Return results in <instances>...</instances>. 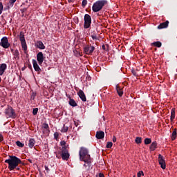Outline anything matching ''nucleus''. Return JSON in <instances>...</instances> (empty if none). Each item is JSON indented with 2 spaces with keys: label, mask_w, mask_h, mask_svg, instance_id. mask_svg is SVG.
<instances>
[{
  "label": "nucleus",
  "mask_w": 177,
  "mask_h": 177,
  "mask_svg": "<svg viewBox=\"0 0 177 177\" xmlns=\"http://www.w3.org/2000/svg\"><path fill=\"white\" fill-rule=\"evenodd\" d=\"M99 177H104V174H103V173H100Z\"/></svg>",
  "instance_id": "48"
},
{
  "label": "nucleus",
  "mask_w": 177,
  "mask_h": 177,
  "mask_svg": "<svg viewBox=\"0 0 177 177\" xmlns=\"http://www.w3.org/2000/svg\"><path fill=\"white\" fill-rule=\"evenodd\" d=\"M91 37L93 39H97V36H96V35H92Z\"/></svg>",
  "instance_id": "43"
},
{
  "label": "nucleus",
  "mask_w": 177,
  "mask_h": 177,
  "mask_svg": "<svg viewBox=\"0 0 177 177\" xmlns=\"http://www.w3.org/2000/svg\"><path fill=\"white\" fill-rule=\"evenodd\" d=\"M10 51L12 52V53H15V50L12 48H10Z\"/></svg>",
  "instance_id": "50"
},
{
  "label": "nucleus",
  "mask_w": 177,
  "mask_h": 177,
  "mask_svg": "<svg viewBox=\"0 0 177 177\" xmlns=\"http://www.w3.org/2000/svg\"><path fill=\"white\" fill-rule=\"evenodd\" d=\"M45 59H46V57L44 56V53L42 52H39L37 54V60L39 66L42 65V64L44 63V60H45Z\"/></svg>",
  "instance_id": "9"
},
{
  "label": "nucleus",
  "mask_w": 177,
  "mask_h": 177,
  "mask_svg": "<svg viewBox=\"0 0 177 177\" xmlns=\"http://www.w3.org/2000/svg\"><path fill=\"white\" fill-rule=\"evenodd\" d=\"M68 131V127L66 126V124H64V127L61 129V132L64 133L67 132Z\"/></svg>",
  "instance_id": "27"
},
{
  "label": "nucleus",
  "mask_w": 177,
  "mask_h": 177,
  "mask_svg": "<svg viewBox=\"0 0 177 177\" xmlns=\"http://www.w3.org/2000/svg\"><path fill=\"white\" fill-rule=\"evenodd\" d=\"M115 89H116L118 96H120V97H121L122 96V95H124V91H122V88H121V87H120V85H118V84H117L115 86Z\"/></svg>",
  "instance_id": "15"
},
{
  "label": "nucleus",
  "mask_w": 177,
  "mask_h": 177,
  "mask_svg": "<svg viewBox=\"0 0 177 177\" xmlns=\"http://www.w3.org/2000/svg\"><path fill=\"white\" fill-rule=\"evenodd\" d=\"M32 63L33 64V68L35 71L37 72V74H41V68L39 67V65H38L37 60L32 59Z\"/></svg>",
  "instance_id": "12"
},
{
  "label": "nucleus",
  "mask_w": 177,
  "mask_h": 177,
  "mask_svg": "<svg viewBox=\"0 0 177 177\" xmlns=\"http://www.w3.org/2000/svg\"><path fill=\"white\" fill-rule=\"evenodd\" d=\"M91 24H92V18L91 17V15L86 14L84 15V28H89Z\"/></svg>",
  "instance_id": "7"
},
{
  "label": "nucleus",
  "mask_w": 177,
  "mask_h": 177,
  "mask_svg": "<svg viewBox=\"0 0 177 177\" xmlns=\"http://www.w3.org/2000/svg\"><path fill=\"white\" fill-rule=\"evenodd\" d=\"M175 120V109H172L171 111L170 120L172 122Z\"/></svg>",
  "instance_id": "25"
},
{
  "label": "nucleus",
  "mask_w": 177,
  "mask_h": 177,
  "mask_svg": "<svg viewBox=\"0 0 177 177\" xmlns=\"http://www.w3.org/2000/svg\"><path fill=\"white\" fill-rule=\"evenodd\" d=\"M0 45L1 46H2V48H4V49H8V48L10 46V44H9V40H8V37H3L1 40Z\"/></svg>",
  "instance_id": "8"
},
{
  "label": "nucleus",
  "mask_w": 177,
  "mask_h": 177,
  "mask_svg": "<svg viewBox=\"0 0 177 177\" xmlns=\"http://www.w3.org/2000/svg\"><path fill=\"white\" fill-rule=\"evenodd\" d=\"M153 46H156V48H161L162 44L160 41H155L151 44Z\"/></svg>",
  "instance_id": "26"
},
{
  "label": "nucleus",
  "mask_w": 177,
  "mask_h": 177,
  "mask_svg": "<svg viewBox=\"0 0 177 177\" xmlns=\"http://www.w3.org/2000/svg\"><path fill=\"white\" fill-rule=\"evenodd\" d=\"M102 48L103 49V50H109V44H103L102 46Z\"/></svg>",
  "instance_id": "32"
},
{
  "label": "nucleus",
  "mask_w": 177,
  "mask_h": 177,
  "mask_svg": "<svg viewBox=\"0 0 177 177\" xmlns=\"http://www.w3.org/2000/svg\"><path fill=\"white\" fill-rule=\"evenodd\" d=\"M88 5V1L87 0H83L82 3V8H85Z\"/></svg>",
  "instance_id": "31"
},
{
  "label": "nucleus",
  "mask_w": 177,
  "mask_h": 177,
  "mask_svg": "<svg viewBox=\"0 0 177 177\" xmlns=\"http://www.w3.org/2000/svg\"><path fill=\"white\" fill-rule=\"evenodd\" d=\"M95 137L97 139H103V138H104V132L102 131H97Z\"/></svg>",
  "instance_id": "20"
},
{
  "label": "nucleus",
  "mask_w": 177,
  "mask_h": 177,
  "mask_svg": "<svg viewBox=\"0 0 177 177\" xmlns=\"http://www.w3.org/2000/svg\"><path fill=\"white\" fill-rule=\"evenodd\" d=\"M77 95L82 102H86V96L82 90H79Z\"/></svg>",
  "instance_id": "14"
},
{
  "label": "nucleus",
  "mask_w": 177,
  "mask_h": 177,
  "mask_svg": "<svg viewBox=\"0 0 177 177\" xmlns=\"http://www.w3.org/2000/svg\"><path fill=\"white\" fill-rule=\"evenodd\" d=\"M15 169H17V171H20V167H16Z\"/></svg>",
  "instance_id": "54"
},
{
  "label": "nucleus",
  "mask_w": 177,
  "mask_h": 177,
  "mask_svg": "<svg viewBox=\"0 0 177 177\" xmlns=\"http://www.w3.org/2000/svg\"><path fill=\"white\" fill-rule=\"evenodd\" d=\"M106 149H111V142H109L106 145Z\"/></svg>",
  "instance_id": "40"
},
{
  "label": "nucleus",
  "mask_w": 177,
  "mask_h": 177,
  "mask_svg": "<svg viewBox=\"0 0 177 177\" xmlns=\"http://www.w3.org/2000/svg\"><path fill=\"white\" fill-rule=\"evenodd\" d=\"M133 177H136L135 176H133Z\"/></svg>",
  "instance_id": "59"
},
{
  "label": "nucleus",
  "mask_w": 177,
  "mask_h": 177,
  "mask_svg": "<svg viewBox=\"0 0 177 177\" xmlns=\"http://www.w3.org/2000/svg\"><path fill=\"white\" fill-rule=\"evenodd\" d=\"M132 74L134 75L135 77H136V75H138V74L136 73V71L135 70H133L131 71Z\"/></svg>",
  "instance_id": "44"
},
{
  "label": "nucleus",
  "mask_w": 177,
  "mask_h": 177,
  "mask_svg": "<svg viewBox=\"0 0 177 177\" xmlns=\"http://www.w3.org/2000/svg\"><path fill=\"white\" fill-rule=\"evenodd\" d=\"M158 160L161 167V169H165V168H167V165H165V159H164V156H162L161 154H159Z\"/></svg>",
  "instance_id": "10"
},
{
  "label": "nucleus",
  "mask_w": 177,
  "mask_h": 177,
  "mask_svg": "<svg viewBox=\"0 0 177 177\" xmlns=\"http://www.w3.org/2000/svg\"><path fill=\"white\" fill-rule=\"evenodd\" d=\"M0 82H1V77H0Z\"/></svg>",
  "instance_id": "56"
},
{
  "label": "nucleus",
  "mask_w": 177,
  "mask_h": 177,
  "mask_svg": "<svg viewBox=\"0 0 177 177\" xmlns=\"http://www.w3.org/2000/svg\"><path fill=\"white\" fill-rule=\"evenodd\" d=\"M86 81H91L92 80V77L89 75H87L86 77Z\"/></svg>",
  "instance_id": "42"
},
{
  "label": "nucleus",
  "mask_w": 177,
  "mask_h": 177,
  "mask_svg": "<svg viewBox=\"0 0 177 177\" xmlns=\"http://www.w3.org/2000/svg\"><path fill=\"white\" fill-rule=\"evenodd\" d=\"M93 50H95V47L93 46H86L84 48V52L86 55H92V53H93Z\"/></svg>",
  "instance_id": "11"
},
{
  "label": "nucleus",
  "mask_w": 177,
  "mask_h": 177,
  "mask_svg": "<svg viewBox=\"0 0 177 177\" xmlns=\"http://www.w3.org/2000/svg\"><path fill=\"white\" fill-rule=\"evenodd\" d=\"M12 55L14 56V59H20V53H19V50H15Z\"/></svg>",
  "instance_id": "22"
},
{
  "label": "nucleus",
  "mask_w": 177,
  "mask_h": 177,
  "mask_svg": "<svg viewBox=\"0 0 177 177\" xmlns=\"http://www.w3.org/2000/svg\"><path fill=\"white\" fill-rule=\"evenodd\" d=\"M54 138L57 140V139H59V133L58 132H55L54 133Z\"/></svg>",
  "instance_id": "38"
},
{
  "label": "nucleus",
  "mask_w": 177,
  "mask_h": 177,
  "mask_svg": "<svg viewBox=\"0 0 177 177\" xmlns=\"http://www.w3.org/2000/svg\"><path fill=\"white\" fill-rule=\"evenodd\" d=\"M16 2V0H10L9 3L11 6H13V4Z\"/></svg>",
  "instance_id": "41"
},
{
  "label": "nucleus",
  "mask_w": 177,
  "mask_h": 177,
  "mask_svg": "<svg viewBox=\"0 0 177 177\" xmlns=\"http://www.w3.org/2000/svg\"><path fill=\"white\" fill-rule=\"evenodd\" d=\"M35 46H37V48H38V49H41V50L45 49V45L41 41H37L35 44Z\"/></svg>",
  "instance_id": "18"
},
{
  "label": "nucleus",
  "mask_w": 177,
  "mask_h": 177,
  "mask_svg": "<svg viewBox=\"0 0 177 177\" xmlns=\"http://www.w3.org/2000/svg\"><path fill=\"white\" fill-rule=\"evenodd\" d=\"M176 136H177V133H176V129H175L171 136V140H175V139H176Z\"/></svg>",
  "instance_id": "24"
},
{
  "label": "nucleus",
  "mask_w": 177,
  "mask_h": 177,
  "mask_svg": "<svg viewBox=\"0 0 177 177\" xmlns=\"http://www.w3.org/2000/svg\"><path fill=\"white\" fill-rule=\"evenodd\" d=\"M24 37V32H20L19 41H21L22 49L24 50L25 53H27V42L26 41V37Z\"/></svg>",
  "instance_id": "4"
},
{
  "label": "nucleus",
  "mask_w": 177,
  "mask_h": 177,
  "mask_svg": "<svg viewBox=\"0 0 177 177\" xmlns=\"http://www.w3.org/2000/svg\"><path fill=\"white\" fill-rule=\"evenodd\" d=\"M5 113L7 118H16V112H15V109L12 108V106H8L5 110Z\"/></svg>",
  "instance_id": "5"
},
{
  "label": "nucleus",
  "mask_w": 177,
  "mask_h": 177,
  "mask_svg": "<svg viewBox=\"0 0 177 177\" xmlns=\"http://www.w3.org/2000/svg\"><path fill=\"white\" fill-rule=\"evenodd\" d=\"M115 50H117V48H115Z\"/></svg>",
  "instance_id": "57"
},
{
  "label": "nucleus",
  "mask_w": 177,
  "mask_h": 177,
  "mask_svg": "<svg viewBox=\"0 0 177 177\" xmlns=\"http://www.w3.org/2000/svg\"><path fill=\"white\" fill-rule=\"evenodd\" d=\"M136 143H137V145H140V143H142V138L141 137H136V140H135Z\"/></svg>",
  "instance_id": "28"
},
{
  "label": "nucleus",
  "mask_w": 177,
  "mask_h": 177,
  "mask_svg": "<svg viewBox=\"0 0 177 177\" xmlns=\"http://www.w3.org/2000/svg\"><path fill=\"white\" fill-rule=\"evenodd\" d=\"M15 144L17 145V146H18V147H24V143L20 142V141H16Z\"/></svg>",
  "instance_id": "29"
},
{
  "label": "nucleus",
  "mask_w": 177,
  "mask_h": 177,
  "mask_svg": "<svg viewBox=\"0 0 177 177\" xmlns=\"http://www.w3.org/2000/svg\"><path fill=\"white\" fill-rule=\"evenodd\" d=\"M79 156L80 161H84V160H88L91 158V155H89L88 149L85 147L80 148Z\"/></svg>",
  "instance_id": "3"
},
{
  "label": "nucleus",
  "mask_w": 177,
  "mask_h": 177,
  "mask_svg": "<svg viewBox=\"0 0 177 177\" xmlns=\"http://www.w3.org/2000/svg\"><path fill=\"white\" fill-rule=\"evenodd\" d=\"M158 147V144L157 142L154 141L151 143L149 149L151 151H154V150H156V149H157Z\"/></svg>",
  "instance_id": "21"
},
{
  "label": "nucleus",
  "mask_w": 177,
  "mask_h": 177,
  "mask_svg": "<svg viewBox=\"0 0 177 177\" xmlns=\"http://www.w3.org/2000/svg\"><path fill=\"white\" fill-rule=\"evenodd\" d=\"M6 164H8V169L15 171L19 165H24V162L16 156H9V158L5 160Z\"/></svg>",
  "instance_id": "1"
},
{
  "label": "nucleus",
  "mask_w": 177,
  "mask_h": 177,
  "mask_svg": "<svg viewBox=\"0 0 177 177\" xmlns=\"http://www.w3.org/2000/svg\"><path fill=\"white\" fill-rule=\"evenodd\" d=\"M35 96H37V93H32V95H31V100H34V99H35Z\"/></svg>",
  "instance_id": "39"
},
{
  "label": "nucleus",
  "mask_w": 177,
  "mask_h": 177,
  "mask_svg": "<svg viewBox=\"0 0 177 177\" xmlns=\"http://www.w3.org/2000/svg\"><path fill=\"white\" fill-rule=\"evenodd\" d=\"M26 68H27V67H23V68H21L22 71H24V70H26Z\"/></svg>",
  "instance_id": "53"
},
{
  "label": "nucleus",
  "mask_w": 177,
  "mask_h": 177,
  "mask_svg": "<svg viewBox=\"0 0 177 177\" xmlns=\"http://www.w3.org/2000/svg\"><path fill=\"white\" fill-rule=\"evenodd\" d=\"M137 176H138V177L145 176V173H143V171H140L137 174Z\"/></svg>",
  "instance_id": "33"
},
{
  "label": "nucleus",
  "mask_w": 177,
  "mask_h": 177,
  "mask_svg": "<svg viewBox=\"0 0 177 177\" xmlns=\"http://www.w3.org/2000/svg\"><path fill=\"white\" fill-rule=\"evenodd\" d=\"M33 115H37L38 114V108H34L32 111Z\"/></svg>",
  "instance_id": "34"
},
{
  "label": "nucleus",
  "mask_w": 177,
  "mask_h": 177,
  "mask_svg": "<svg viewBox=\"0 0 177 177\" xmlns=\"http://www.w3.org/2000/svg\"><path fill=\"white\" fill-rule=\"evenodd\" d=\"M113 55L115 53V50H113Z\"/></svg>",
  "instance_id": "55"
},
{
  "label": "nucleus",
  "mask_w": 177,
  "mask_h": 177,
  "mask_svg": "<svg viewBox=\"0 0 177 177\" xmlns=\"http://www.w3.org/2000/svg\"><path fill=\"white\" fill-rule=\"evenodd\" d=\"M28 67L30 70H32V66H31V64H28Z\"/></svg>",
  "instance_id": "47"
},
{
  "label": "nucleus",
  "mask_w": 177,
  "mask_h": 177,
  "mask_svg": "<svg viewBox=\"0 0 177 177\" xmlns=\"http://www.w3.org/2000/svg\"><path fill=\"white\" fill-rule=\"evenodd\" d=\"M169 24V21H166L163 23H161L158 26V28L159 30H161L162 28H167L168 27V25Z\"/></svg>",
  "instance_id": "16"
},
{
  "label": "nucleus",
  "mask_w": 177,
  "mask_h": 177,
  "mask_svg": "<svg viewBox=\"0 0 177 177\" xmlns=\"http://www.w3.org/2000/svg\"><path fill=\"white\" fill-rule=\"evenodd\" d=\"M3 140V136L2 134H0V142Z\"/></svg>",
  "instance_id": "46"
},
{
  "label": "nucleus",
  "mask_w": 177,
  "mask_h": 177,
  "mask_svg": "<svg viewBox=\"0 0 177 177\" xmlns=\"http://www.w3.org/2000/svg\"><path fill=\"white\" fill-rule=\"evenodd\" d=\"M28 147L32 149L35 146V140L34 138H30L28 143Z\"/></svg>",
  "instance_id": "19"
},
{
  "label": "nucleus",
  "mask_w": 177,
  "mask_h": 177,
  "mask_svg": "<svg viewBox=\"0 0 177 177\" xmlns=\"http://www.w3.org/2000/svg\"><path fill=\"white\" fill-rule=\"evenodd\" d=\"M43 128L44 129H49V124H48L47 123H44Z\"/></svg>",
  "instance_id": "37"
},
{
  "label": "nucleus",
  "mask_w": 177,
  "mask_h": 177,
  "mask_svg": "<svg viewBox=\"0 0 177 177\" xmlns=\"http://www.w3.org/2000/svg\"><path fill=\"white\" fill-rule=\"evenodd\" d=\"M2 10H3V4L2 2H0V15L2 14Z\"/></svg>",
  "instance_id": "36"
},
{
  "label": "nucleus",
  "mask_w": 177,
  "mask_h": 177,
  "mask_svg": "<svg viewBox=\"0 0 177 177\" xmlns=\"http://www.w3.org/2000/svg\"><path fill=\"white\" fill-rule=\"evenodd\" d=\"M107 3L106 0H99L93 3L92 9L93 12H100L101 9H103V6Z\"/></svg>",
  "instance_id": "2"
},
{
  "label": "nucleus",
  "mask_w": 177,
  "mask_h": 177,
  "mask_svg": "<svg viewBox=\"0 0 177 177\" xmlns=\"http://www.w3.org/2000/svg\"><path fill=\"white\" fill-rule=\"evenodd\" d=\"M81 161H84L85 162V164L84 165V167H85V169L86 171H89V169H91V167L92 164V159H85L84 160H81Z\"/></svg>",
  "instance_id": "13"
},
{
  "label": "nucleus",
  "mask_w": 177,
  "mask_h": 177,
  "mask_svg": "<svg viewBox=\"0 0 177 177\" xmlns=\"http://www.w3.org/2000/svg\"><path fill=\"white\" fill-rule=\"evenodd\" d=\"M28 161H29L30 162V164H32V160L28 159Z\"/></svg>",
  "instance_id": "51"
},
{
  "label": "nucleus",
  "mask_w": 177,
  "mask_h": 177,
  "mask_svg": "<svg viewBox=\"0 0 177 177\" xmlns=\"http://www.w3.org/2000/svg\"><path fill=\"white\" fill-rule=\"evenodd\" d=\"M66 145V141L62 140L60 142V145L62 146V147H67V146Z\"/></svg>",
  "instance_id": "35"
},
{
  "label": "nucleus",
  "mask_w": 177,
  "mask_h": 177,
  "mask_svg": "<svg viewBox=\"0 0 177 177\" xmlns=\"http://www.w3.org/2000/svg\"><path fill=\"white\" fill-rule=\"evenodd\" d=\"M68 3H71L72 2H74V0H68Z\"/></svg>",
  "instance_id": "49"
},
{
  "label": "nucleus",
  "mask_w": 177,
  "mask_h": 177,
  "mask_svg": "<svg viewBox=\"0 0 177 177\" xmlns=\"http://www.w3.org/2000/svg\"><path fill=\"white\" fill-rule=\"evenodd\" d=\"M144 142L145 145H150L151 143V138H145Z\"/></svg>",
  "instance_id": "30"
},
{
  "label": "nucleus",
  "mask_w": 177,
  "mask_h": 177,
  "mask_svg": "<svg viewBox=\"0 0 177 177\" xmlns=\"http://www.w3.org/2000/svg\"><path fill=\"white\" fill-rule=\"evenodd\" d=\"M68 103L72 107H77V102H75V100H74V99L70 98Z\"/></svg>",
  "instance_id": "23"
},
{
  "label": "nucleus",
  "mask_w": 177,
  "mask_h": 177,
  "mask_svg": "<svg viewBox=\"0 0 177 177\" xmlns=\"http://www.w3.org/2000/svg\"><path fill=\"white\" fill-rule=\"evenodd\" d=\"M113 143H115L117 142V138H115V136L113 137Z\"/></svg>",
  "instance_id": "45"
},
{
  "label": "nucleus",
  "mask_w": 177,
  "mask_h": 177,
  "mask_svg": "<svg viewBox=\"0 0 177 177\" xmlns=\"http://www.w3.org/2000/svg\"><path fill=\"white\" fill-rule=\"evenodd\" d=\"M8 66L6 64H1L0 65V75H3L5 71L6 70Z\"/></svg>",
  "instance_id": "17"
},
{
  "label": "nucleus",
  "mask_w": 177,
  "mask_h": 177,
  "mask_svg": "<svg viewBox=\"0 0 177 177\" xmlns=\"http://www.w3.org/2000/svg\"><path fill=\"white\" fill-rule=\"evenodd\" d=\"M61 151V157L62 160H64V161H68V158H70V153H68L67 147H62Z\"/></svg>",
  "instance_id": "6"
},
{
  "label": "nucleus",
  "mask_w": 177,
  "mask_h": 177,
  "mask_svg": "<svg viewBox=\"0 0 177 177\" xmlns=\"http://www.w3.org/2000/svg\"><path fill=\"white\" fill-rule=\"evenodd\" d=\"M111 146H113V143H111Z\"/></svg>",
  "instance_id": "58"
},
{
  "label": "nucleus",
  "mask_w": 177,
  "mask_h": 177,
  "mask_svg": "<svg viewBox=\"0 0 177 177\" xmlns=\"http://www.w3.org/2000/svg\"><path fill=\"white\" fill-rule=\"evenodd\" d=\"M45 169L46 171H49V168H48V167L45 166Z\"/></svg>",
  "instance_id": "52"
}]
</instances>
